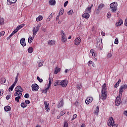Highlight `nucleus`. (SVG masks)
I'll use <instances>...</instances> for the list:
<instances>
[{"label":"nucleus","mask_w":127,"mask_h":127,"mask_svg":"<svg viewBox=\"0 0 127 127\" xmlns=\"http://www.w3.org/2000/svg\"><path fill=\"white\" fill-rule=\"evenodd\" d=\"M124 23V21L123 20L120 19L117 23H116V26H121V24Z\"/></svg>","instance_id":"aec40b11"},{"label":"nucleus","mask_w":127,"mask_h":127,"mask_svg":"<svg viewBox=\"0 0 127 127\" xmlns=\"http://www.w3.org/2000/svg\"><path fill=\"white\" fill-rule=\"evenodd\" d=\"M2 94H3V90H1L0 91V97L2 96Z\"/></svg>","instance_id":"bf43d9fd"},{"label":"nucleus","mask_w":127,"mask_h":127,"mask_svg":"<svg viewBox=\"0 0 127 127\" xmlns=\"http://www.w3.org/2000/svg\"><path fill=\"white\" fill-rule=\"evenodd\" d=\"M33 37H30L28 39V42L29 43H31L32 42V41L33 40Z\"/></svg>","instance_id":"ea45409f"},{"label":"nucleus","mask_w":127,"mask_h":127,"mask_svg":"<svg viewBox=\"0 0 127 127\" xmlns=\"http://www.w3.org/2000/svg\"><path fill=\"white\" fill-rule=\"evenodd\" d=\"M64 127H68V123L67 122H64Z\"/></svg>","instance_id":"13d9d810"},{"label":"nucleus","mask_w":127,"mask_h":127,"mask_svg":"<svg viewBox=\"0 0 127 127\" xmlns=\"http://www.w3.org/2000/svg\"><path fill=\"white\" fill-rule=\"evenodd\" d=\"M74 13V12H73V10H70L69 11L67 12V14L68 15H72Z\"/></svg>","instance_id":"a18cd8bd"},{"label":"nucleus","mask_w":127,"mask_h":127,"mask_svg":"<svg viewBox=\"0 0 127 127\" xmlns=\"http://www.w3.org/2000/svg\"><path fill=\"white\" fill-rule=\"evenodd\" d=\"M61 70V69L60 68L56 67L55 69L54 73L56 75L57 73H59L60 71Z\"/></svg>","instance_id":"393cba45"},{"label":"nucleus","mask_w":127,"mask_h":127,"mask_svg":"<svg viewBox=\"0 0 127 127\" xmlns=\"http://www.w3.org/2000/svg\"><path fill=\"white\" fill-rule=\"evenodd\" d=\"M100 110V108H99V106H97L95 109V111H94L95 115H96V116H98L99 115V111Z\"/></svg>","instance_id":"4be33fe9"},{"label":"nucleus","mask_w":127,"mask_h":127,"mask_svg":"<svg viewBox=\"0 0 127 127\" xmlns=\"http://www.w3.org/2000/svg\"><path fill=\"white\" fill-rule=\"evenodd\" d=\"M121 99H122V96H120V95H119V96H117L116 99V101H115L116 106H120L121 104Z\"/></svg>","instance_id":"6e6552de"},{"label":"nucleus","mask_w":127,"mask_h":127,"mask_svg":"<svg viewBox=\"0 0 127 127\" xmlns=\"http://www.w3.org/2000/svg\"><path fill=\"white\" fill-rule=\"evenodd\" d=\"M67 85H68V80H61L60 85L62 86V87H63L64 88L65 87H67Z\"/></svg>","instance_id":"423d86ee"},{"label":"nucleus","mask_w":127,"mask_h":127,"mask_svg":"<svg viewBox=\"0 0 127 127\" xmlns=\"http://www.w3.org/2000/svg\"><path fill=\"white\" fill-rule=\"evenodd\" d=\"M61 13V15L63 14L64 13V9L62 8L60 9V14Z\"/></svg>","instance_id":"603ef678"},{"label":"nucleus","mask_w":127,"mask_h":127,"mask_svg":"<svg viewBox=\"0 0 127 127\" xmlns=\"http://www.w3.org/2000/svg\"><path fill=\"white\" fill-rule=\"evenodd\" d=\"M4 23V19L3 18H0V25H2Z\"/></svg>","instance_id":"4c0bfd02"},{"label":"nucleus","mask_w":127,"mask_h":127,"mask_svg":"<svg viewBox=\"0 0 127 127\" xmlns=\"http://www.w3.org/2000/svg\"><path fill=\"white\" fill-rule=\"evenodd\" d=\"M106 86V83H104L102 86V89L101 92H107V88Z\"/></svg>","instance_id":"5701e85b"},{"label":"nucleus","mask_w":127,"mask_h":127,"mask_svg":"<svg viewBox=\"0 0 127 127\" xmlns=\"http://www.w3.org/2000/svg\"><path fill=\"white\" fill-rule=\"evenodd\" d=\"M4 109L5 112H9L11 110V108L9 106H6L4 107Z\"/></svg>","instance_id":"6ab92c4d"},{"label":"nucleus","mask_w":127,"mask_h":127,"mask_svg":"<svg viewBox=\"0 0 127 127\" xmlns=\"http://www.w3.org/2000/svg\"><path fill=\"white\" fill-rule=\"evenodd\" d=\"M48 45H54L55 44V41L52 40H49L48 43Z\"/></svg>","instance_id":"7c9ffc66"},{"label":"nucleus","mask_w":127,"mask_h":127,"mask_svg":"<svg viewBox=\"0 0 127 127\" xmlns=\"http://www.w3.org/2000/svg\"><path fill=\"white\" fill-rule=\"evenodd\" d=\"M67 4H68V1H66L64 3V6H67Z\"/></svg>","instance_id":"680f3d73"},{"label":"nucleus","mask_w":127,"mask_h":127,"mask_svg":"<svg viewBox=\"0 0 127 127\" xmlns=\"http://www.w3.org/2000/svg\"><path fill=\"white\" fill-rule=\"evenodd\" d=\"M17 0H7V4L8 5H10L12 4V3H15Z\"/></svg>","instance_id":"2eb2a0df"},{"label":"nucleus","mask_w":127,"mask_h":127,"mask_svg":"<svg viewBox=\"0 0 127 127\" xmlns=\"http://www.w3.org/2000/svg\"><path fill=\"white\" fill-rule=\"evenodd\" d=\"M124 115H125V116H126V117H127V111H125L124 112Z\"/></svg>","instance_id":"774afa93"},{"label":"nucleus","mask_w":127,"mask_h":127,"mask_svg":"<svg viewBox=\"0 0 127 127\" xmlns=\"http://www.w3.org/2000/svg\"><path fill=\"white\" fill-rule=\"evenodd\" d=\"M101 35H102L103 36H105V35H106V33H105L104 32H102Z\"/></svg>","instance_id":"338daca9"},{"label":"nucleus","mask_w":127,"mask_h":127,"mask_svg":"<svg viewBox=\"0 0 127 127\" xmlns=\"http://www.w3.org/2000/svg\"><path fill=\"white\" fill-rule=\"evenodd\" d=\"M62 42H66L67 41V38L66 37V36L62 37Z\"/></svg>","instance_id":"e433bc0d"},{"label":"nucleus","mask_w":127,"mask_h":127,"mask_svg":"<svg viewBox=\"0 0 127 127\" xmlns=\"http://www.w3.org/2000/svg\"><path fill=\"white\" fill-rule=\"evenodd\" d=\"M20 44L22 45V46H25L26 45V44L25 43V38H23L20 40Z\"/></svg>","instance_id":"dca6fc26"},{"label":"nucleus","mask_w":127,"mask_h":127,"mask_svg":"<svg viewBox=\"0 0 127 127\" xmlns=\"http://www.w3.org/2000/svg\"><path fill=\"white\" fill-rule=\"evenodd\" d=\"M54 14V13H52L50 16L48 17V19H47V21H50V19H51V18H52V17L53 16Z\"/></svg>","instance_id":"c9c22d12"},{"label":"nucleus","mask_w":127,"mask_h":127,"mask_svg":"<svg viewBox=\"0 0 127 127\" xmlns=\"http://www.w3.org/2000/svg\"><path fill=\"white\" fill-rule=\"evenodd\" d=\"M108 125L110 127H117V125L115 124V121H114V119L113 117H111L109 119L108 121Z\"/></svg>","instance_id":"7ed1b4c3"},{"label":"nucleus","mask_w":127,"mask_h":127,"mask_svg":"<svg viewBox=\"0 0 127 127\" xmlns=\"http://www.w3.org/2000/svg\"><path fill=\"white\" fill-rule=\"evenodd\" d=\"M44 104L45 105V110H47V112H49L50 109H49V103H47V101H44Z\"/></svg>","instance_id":"f8f14e48"},{"label":"nucleus","mask_w":127,"mask_h":127,"mask_svg":"<svg viewBox=\"0 0 127 127\" xmlns=\"http://www.w3.org/2000/svg\"><path fill=\"white\" fill-rule=\"evenodd\" d=\"M5 82H6V79H5V78H0V83L1 84H4V83H5Z\"/></svg>","instance_id":"c85d7f7f"},{"label":"nucleus","mask_w":127,"mask_h":127,"mask_svg":"<svg viewBox=\"0 0 127 127\" xmlns=\"http://www.w3.org/2000/svg\"><path fill=\"white\" fill-rule=\"evenodd\" d=\"M91 7L88 6L86 9H85V12H87L88 13H90L91 12Z\"/></svg>","instance_id":"c756f323"},{"label":"nucleus","mask_w":127,"mask_h":127,"mask_svg":"<svg viewBox=\"0 0 127 127\" xmlns=\"http://www.w3.org/2000/svg\"><path fill=\"white\" fill-rule=\"evenodd\" d=\"M17 31H18V30H17V28H16V29H15L14 30L11 34V35L13 36V35H14V34H15V33H16Z\"/></svg>","instance_id":"a19ab883"},{"label":"nucleus","mask_w":127,"mask_h":127,"mask_svg":"<svg viewBox=\"0 0 127 127\" xmlns=\"http://www.w3.org/2000/svg\"><path fill=\"white\" fill-rule=\"evenodd\" d=\"M38 67H42V66H43V64H42V61H39L38 62Z\"/></svg>","instance_id":"72a5a7b5"},{"label":"nucleus","mask_w":127,"mask_h":127,"mask_svg":"<svg viewBox=\"0 0 127 127\" xmlns=\"http://www.w3.org/2000/svg\"><path fill=\"white\" fill-rule=\"evenodd\" d=\"M49 4H50V5H55V4H56V1L55 0H50Z\"/></svg>","instance_id":"412c9836"},{"label":"nucleus","mask_w":127,"mask_h":127,"mask_svg":"<svg viewBox=\"0 0 127 127\" xmlns=\"http://www.w3.org/2000/svg\"><path fill=\"white\" fill-rule=\"evenodd\" d=\"M125 25H126V26H127V18L125 19Z\"/></svg>","instance_id":"0e129e2a"},{"label":"nucleus","mask_w":127,"mask_h":127,"mask_svg":"<svg viewBox=\"0 0 127 127\" xmlns=\"http://www.w3.org/2000/svg\"><path fill=\"white\" fill-rule=\"evenodd\" d=\"M12 35L10 34V35H9V36H8V37L7 38V40H8V39H10V38H11V37H12Z\"/></svg>","instance_id":"69168bd1"},{"label":"nucleus","mask_w":127,"mask_h":127,"mask_svg":"<svg viewBox=\"0 0 127 127\" xmlns=\"http://www.w3.org/2000/svg\"><path fill=\"white\" fill-rule=\"evenodd\" d=\"M82 17H84V18L88 19L89 17H90V14L89 13L85 12V13L82 15Z\"/></svg>","instance_id":"a211bd4d"},{"label":"nucleus","mask_w":127,"mask_h":127,"mask_svg":"<svg viewBox=\"0 0 127 127\" xmlns=\"http://www.w3.org/2000/svg\"><path fill=\"white\" fill-rule=\"evenodd\" d=\"M94 64V63L92 61H89L88 62V65L90 67H92V66H93L94 67V64Z\"/></svg>","instance_id":"2f4dec72"},{"label":"nucleus","mask_w":127,"mask_h":127,"mask_svg":"<svg viewBox=\"0 0 127 127\" xmlns=\"http://www.w3.org/2000/svg\"><path fill=\"white\" fill-rule=\"evenodd\" d=\"M6 100H9V99H10V96H9V95H7V96H6Z\"/></svg>","instance_id":"e2e57ef3"},{"label":"nucleus","mask_w":127,"mask_h":127,"mask_svg":"<svg viewBox=\"0 0 127 127\" xmlns=\"http://www.w3.org/2000/svg\"><path fill=\"white\" fill-rule=\"evenodd\" d=\"M107 57L108 58H111V57H112V54L111 53H109L107 55Z\"/></svg>","instance_id":"052dcab7"},{"label":"nucleus","mask_w":127,"mask_h":127,"mask_svg":"<svg viewBox=\"0 0 127 127\" xmlns=\"http://www.w3.org/2000/svg\"><path fill=\"white\" fill-rule=\"evenodd\" d=\"M21 107H22V108H26L27 105L24 102L21 104Z\"/></svg>","instance_id":"79ce46f5"},{"label":"nucleus","mask_w":127,"mask_h":127,"mask_svg":"<svg viewBox=\"0 0 127 127\" xmlns=\"http://www.w3.org/2000/svg\"><path fill=\"white\" fill-rule=\"evenodd\" d=\"M28 52L29 53H32L33 52V48H32V47L29 48V49H28Z\"/></svg>","instance_id":"58836bf2"},{"label":"nucleus","mask_w":127,"mask_h":127,"mask_svg":"<svg viewBox=\"0 0 127 127\" xmlns=\"http://www.w3.org/2000/svg\"><path fill=\"white\" fill-rule=\"evenodd\" d=\"M110 6L111 9V11L112 12H116L118 9V2H114L113 3H111L110 5Z\"/></svg>","instance_id":"f03ea898"},{"label":"nucleus","mask_w":127,"mask_h":127,"mask_svg":"<svg viewBox=\"0 0 127 127\" xmlns=\"http://www.w3.org/2000/svg\"><path fill=\"white\" fill-rule=\"evenodd\" d=\"M66 114V112H64V111H62L60 113V117H62V116H64Z\"/></svg>","instance_id":"09e8293b"},{"label":"nucleus","mask_w":127,"mask_h":127,"mask_svg":"<svg viewBox=\"0 0 127 127\" xmlns=\"http://www.w3.org/2000/svg\"><path fill=\"white\" fill-rule=\"evenodd\" d=\"M90 53L92 54V56H93V57H96V56H97V54L95 53V50L93 49L90 50Z\"/></svg>","instance_id":"a878e982"},{"label":"nucleus","mask_w":127,"mask_h":127,"mask_svg":"<svg viewBox=\"0 0 127 127\" xmlns=\"http://www.w3.org/2000/svg\"><path fill=\"white\" fill-rule=\"evenodd\" d=\"M77 114H74L73 115V118L71 119L72 121H74V120L75 119H76L77 118Z\"/></svg>","instance_id":"864d4df0"},{"label":"nucleus","mask_w":127,"mask_h":127,"mask_svg":"<svg viewBox=\"0 0 127 127\" xmlns=\"http://www.w3.org/2000/svg\"><path fill=\"white\" fill-rule=\"evenodd\" d=\"M29 104H30V101L29 100H26L25 104L29 105Z\"/></svg>","instance_id":"5fc2aeb1"},{"label":"nucleus","mask_w":127,"mask_h":127,"mask_svg":"<svg viewBox=\"0 0 127 127\" xmlns=\"http://www.w3.org/2000/svg\"><path fill=\"white\" fill-rule=\"evenodd\" d=\"M115 44H119V39L118 38H116L115 40Z\"/></svg>","instance_id":"3c124183"},{"label":"nucleus","mask_w":127,"mask_h":127,"mask_svg":"<svg viewBox=\"0 0 127 127\" xmlns=\"http://www.w3.org/2000/svg\"><path fill=\"white\" fill-rule=\"evenodd\" d=\"M53 78H49V86L48 87H47L44 91V92L45 93H47V91H48V90H49V87H50V86H51V84L52 83V81H53Z\"/></svg>","instance_id":"9b49d317"},{"label":"nucleus","mask_w":127,"mask_h":127,"mask_svg":"<svg viewBox=\"0 0 127 127\" xmlns=\"http://www.w3.org/2000/svg\"><path fill=\"white\" fill-rule=\"evenodd\" d=\"M60 82L61 80H56L55 82L54 83V86H58V85H60Z\"/></svg>","instance_id":"bb28decb"},{"label":"nucleus","mask_w":127,"mask_h":127,"mask_svg":"<svg viewBox=\"0 0 127 127\" xmlns=\"http://www.w3.org/2000/svg\"><path fill=\"white\" fill-rule=\"evenodd\" d=\"M25 25V24H22L17 26V27L16 28L18 31V30H19V29H21V28H22V27H23Z\"/></svg>","instance_id":"cd10ccee"},{"label":"nucleus","mask_w":127,"mask_h":127,"mask_svg":"<svg viewBox=\"0 0 127 127\" xmlns=\"http://www.w3.org/2000/svg\"><path fill=\"white\" fill-rule=\"evenodd\" d=\"M61 35H62V37H64L65 36H66V34H65V32H64L63 30H62L61 31Z\"/></svg>","instance_id":"37998d69"},{"label":"nucleus","mask_w":127,"mask_h":127,"mask_svg":"<svg viewBox=\"0 0 127 127\" xmlns=\"http://www.w3.org/2000/svg\"><path fill=\"white\" fill-rule=\"evenodd\" d=\"M43 18V17H42V16L40 15L36 19V21H40V20H42Z\"/></svg>","instance_id":"473e14b6"},{"label":"nucleus","mask_w":127,"mask_h":127,"mask_svg":"<svg viewBox=\"0 0 127 127\" xmlns=\"http://www.w3.org/2000/svg\"><path fill=\"white\" fill-rule=\"evenodd\" d=\"M81 43V39L80 38H76L74 40L75 45H79Z\"/></svg>","instance_id":"ddd939ff"},{"label":"nucleus","mask_w":127,"mask_h":127,"mask_svg":"<svg viewBox=\"0 0 127 127\" xmlns=\"http://www.w3.org/2000/svg\"><path fill=\"white\" fill-rule=\"evenodd\" d=\"M97 48H98V49H100V50H101V49H102V48H103V44H102V40H101V42L99 41L97 43Z\"/></svg>","instance_id":"4468645a"},{"label":"nucleus","mask_w":127,"mask_h":127,"mask_svg":"<svg viewBox=\"0 0 127 127\" xmlns=\"http://www.w3.org/2000/svg\"><path fill=\"white\" fill-rule=\"evenodd\" d=\"M39 86L37 84H32V90L34 92H37L38 91Z\"/></svg>","instance_id":"1a4fd4ad"},{"label":"nucleus","mask_w":127,"mask_h":127,"mask_svg":"<svg viewBox=\"0 0 127 127\" xmlns=\"http://www.w3.org/2000/svg\"><path fill=\"white\" fill-rule=\"evenodd\" d=\"M92 101H93V98L88 97L85 100V103L86 104H87V105H88V104H90V103L92 102Z\"/></svg>","instance_id":"f3484780"},{"label":"nucleus","mask_w":127,"mask_h":127,"mask_svg":"<svg viewBox=\"0 0 127 127\" xmlns=\"http://www.w3.org/2000/svg\"><path fill=\"white\" fill-rule=\"evenodd\" d=\"M38 30H39V26H37L36 27H35L33 29V38H34L35 37V35L37 34V32H38Z\"/></svg>","instance_id":"0eeeda50"},{"label":"nucleus","mask_w":127,"mask_h":127,"mask_svg":"<svg viewBox=\"0 0 127 127\" xmlns=\"http://www.w3.org/2000/svg\"><path fill=\"white\" fill-rule=\"evenodd\" d=\"M37 79L39 81V82H40V83H42L43 82V79H42V78H40L39 76H37Z\"/></svg>","instance_id":"c03bdc74"},{"label":"nucleus","mask_w":127,"mask_h":127,"mask_svg":"<svg viewBox=\"0 0 127 127\" xmlns=\"http://www.w3.org/2000/svg\"><path fill=\"white\" fill-rule=\"evenodd\" d=\"M107 18H111V13L108 12L107 15Z\"/></svg>","instance_id":"4d7b16f0"},{"label":"nucleus","mask_w":127,"mask_h":127,"mask_svg":"<svg viewBox=\"0 0 127 127\" xmlns=\"http://www.w3.org/2000/svg\"><path fill=\"white\" fill-rule=\"evenodd\" d=\"M17 81H18V78L15 77V80L13 84L16 85V84L17 83Z\"/></svg>","instance_id":"6e6d98bb"},{"label":"nucleus","mask_w":127,"mask_h":127,"mask_svg":"<svg viewBox=\"0 0 127 127\" xmlns=\"http://www.w3.org/2000/svg\"><path fill=\"white\" fill-rule=\"evenodd\" d=\"M64 106V103L63 102V100H61L60 102H59V105L57 106L58 108H61V107H63Z\"/></svg>","instance_id":"b1692460"},{"label":"nucleus","mask_w":127,"mask_h":127,"mask_svg":"<svg viewBox=\"0 0 127 127\" xmlns=\"http://www.w3.org/2000/svg\"><path fill=\"white\" fill-rule=\"evenodd\" d=\"M15 86V84L13 83L12 85L9 88L8 90L9 91H13V88H14V86Z\"/></svg>","instance_id":"f704fd0d"},{"label":"nucleus","mask_w":127,"mask_h":127,"mask_svg":"<svg viewBox=\"0 0 127 127\" xmlns=\"http://www.w3.org/2000/svg\"><path fill=\"white\" fill-rule=\"evenodd\" d=\"M76 87H77V89H78V90H80L81 88H82V84L79 83L77 85Z\"/></svg>","instance_id":"49530a36"},{"label":"nucleus","mask_w":127,"mask_h":127,"mask_svg":"<svg viewBox=\"0 0 127 127\" xmlns=\"http://www.w3.org/2000/svg\"><path fill=\"white\" fill-rule=\"evenodd\" d=\"M107 91H101V94L99 97L100 99L103 100V101H105V100H107Z\"/></svg>","instance_id":"39448f33"},{"label":"nucleus","mask_w":127,"mask_h":127,"mask_svg":"<svg viewBox=\"0 0 127 127\" xmlns=\"http://www.w3.org/2000/svg\"><path fill=\"white\" fill-rule=\"evenodd\" d=\"M24 98L28 99V98H29V94L28 93H26L24 95Z\"/></svg>","instance_id":"8fccbe9b"},{"label":"nucleus","mask_w":127,"mask_h":127,"mask_svg":"<svg viewBox=\"0 0 127 127\" xmlns=\"http://www.w3.org/2000/svg\"><path fill=\"white\" fill-rule=\"evenodd\" d=\"M104 6H105V4L104 3H101L98 6V8L96 10V13H100V11H101V9H102Z\"/></svg>","instance_id":"9d476101"},{"label":"nucleus","mask_w":127,"mask_h":127,"mask_svg":"<svg viewBox=\"0 0 127 127\" xmlns=\"http://www.w3.org/2000/svg\"><path fill=\"white\" fill-rule=\"evenodd\" d=\"M5 34V32L4 31H2L0 32V37H1V36H3Z\"/></svg>","instance_id":"de8ad7c7"},{"label":"nucleus","mask_w":127,"mask_h":127,"mask_svg":"<svg viewBox=\"0 0 127 127\" xmlns=\"http://www.w3.org/2000/svg\"><path fill=\"white\" fill-rule=\"evenodd\" d=\"M15 92L14 94L15 97V101H16L17 103L19 102L20 97L22 96V92H23V89L20 86H17L15 89Z\"/></svg>","instance_id":"f257e3e1"},{"label":"nucleus","mask_w":127,"mask_h":127,"mask_svg":"<svg viewBox=\"0 0 127 127\" xmlns=\"http://www.w3.org/2000/svg\"><path fill=\"white\" fill-rule=\"evenodd\" d=\"M127 88V84H125L124 85H122L119 89V95L122 96L123 93H124V91L126 90V89Z\"/></svg>","instance_id":"20e7f679"}]
</instances>
